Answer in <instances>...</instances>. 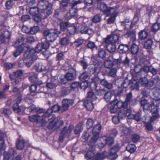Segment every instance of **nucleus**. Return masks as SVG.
Wrapping results in <instances>:
<instances>
[{"mask_svg":"<svg viewBox=\"0 0 160 160\" xmlns=\"http://www.w3.org/2000/svg\"><path fill=\"white\" fill-rule=\"evenodd\" d=\"M49 47V45L47 42L39 43L36 47L35 49H31L24 54L23 57L19 61L18 64L19 66L22 67L25 65L27 67H30L38 58L35 53H38L43 49H47Z\"/></svg>","mask_w":160,"mask_h":160,"instance_id":"1","label":"nucleus"},{"mask_svg":"<svg viewBox=\"0 0 160 160\" xmlns=\"http://www.w3.org/2000/svg\"><path fill=\"white\" fill-rule=\"evenodd\" d=\"M101 125L98 124L95 126L92 130L93 137L89 142L90 145H92L96 143L99 137V133L101 130Z\"/></svg>","mask_w":160,"mask_h":160,"instance_id":"8","label":"nucleus"},{"mask_svg":"<svg viewBox=\"0 0 160 160\" xmlns=\"http://www.w3.org/2000/svg\"><path fill=\"white\" fill-rule=\"evenodd\" d=\"M83 125L82 123L78 124L74 130L75 134H77L79 133L83 129Z\"/></svg>","mask_w":160,"mask_h":160,"instance_id":"41","label":"nucleus"},{"mask_svg":"<svg viewBox=\"0 0 160 160\" xmlns=\"http://www.w3.org/2000/svg\"><path fill=\"white\" fill-rule=\"evenodd\" d=\"M112 62L110 60H107L104 62V66L107 68H110L113 66Z\"/></svg>","mask_w":160,"mask_h":160,"instance_id":"49","label":"nucleus"},{"mask_svg":"<svg viewBox=\"0 0 160 160\" xmlns=\"http://www.w3.org/2000/svg\"><path fill=\"white\" fill-rule=\"evenodd\" d=\"M87 97L90 100H94L97 99L95 95L92 91L89 92L88 93Z\"/></svg>","mask_w":160,"mask_h":160,"instance_id":"48","label":"nucleus"},{"mask_svg":"<svg viewBox=\"0 0 160 160\" xmlns=\"http://www.w3.org/2000/svg\"><path fill=\"white\" fill-rule=\"evenodd\" d=\"M82 2V1L80 0L75 2L74 0H62L60 2V9L62 11H65L68 5L70 4L72 7H73Z\"/></svg>","mask_w":160,"mask_h":160,"instance_id":"9","label":"nucleus"},{"mask_svg":"<svg viewBox=\"0 0 160 160\" xmlns=\"http://www.w3.org/2000/svg\"><path fill=\"white\" fill-rule=\"evenodd\" d=\"M25 100L29 103H31L33 102V98L32 95H29L27 96Z\"/></svg>","mask_w":160,"mask_h":160,"instance_id":"53","label":"nucleus"},{"mask_svg":"<svg viewBox=\"0 0 160 160\" xmlns=\"http://www.w3.org/2000/svg\"><path fill=\"white\" fill-rule=\"evenodd\" d=\"M118 37L119 36L118 35H110L105 39L104 42L105 43H112L114 44L118 41Z\"/></svg>","mask_w":160,"mask_h":160,"instance_id":"18","label":"nucleus"},{"mask_svg":"<svg viewBox=\"0 0 160 160\" xmlns=\"http://www.w3.org/2000/svg\"><path fill=\"white\" fill-rule=\"evenodd\" d=\"M83 105L88 111L92 110L94 108L93 103L90 100H87L85 101Z\"/></svg>","mask_w":160,"mask_h":160,"instance_id":"26","label":"nucleus"},{"mask_svg":"<svg viewBox=\"0 0 160 160\" xmlns=\"http://www.w3.org/2000/svg\"><path fill=\"white\" fill-rule=\"evenodd\" d=\"M152 41L151 39H148L144 43V46L147 49L150 48L152 45Z\"/></svg>","mask_w":160,"mask_h":160,"instance_id":"42","label":"nucleus"},{"mask_svg":"<svg viewBox=\"0 0 160 160\" xmlns=\"http://www.w3.org/2000/svg\"><path fill=\"white\" fill-rule=\"evenodd\" d=\"M147 32L144 30H142L139 33V38L141 40L145 39L148 36Z\"/></svg>","mask_w":160,"mask_h":160,"instance_id":"37","label":"nucleus"},{"mask_svg":"<svg viewBox=\"0 0 160 160\" xmlns=\"http://www.w3.org/2000/svg\"><path fill=\"white\" fill-rule=\"evenodd\" d=\"M52 4H49L48 7L47 9H46L45 11L41 12L40 14L38 13L36 16H34V20L37 22H40L42 19L46 18L48 16L51 14L52 10Z\"/></svg>","mask_w":160,"mask_h":160,"instance_id":"7","label":"nucleus"},{"mask_svg":"<svg viewBox=\"0 0 160 160\" xmlns=\"http://www.w3.org/2000/svg\"><path fill=\"white\" fill-rule=\"evenodd\" d=\"M60 33V31L57 29H49L44 32V35L47 41L52 42L56 40Z\"/></svg>","mask_w":160,"mask_h":160,"instance_id":"5","label":"nucleus"},{"mask_svg":"<svg viewBox=\"0 0 160 160\" xmlns=\"http://www.w3.org/2000/svg\"><path fill=\"white\" fill-rule=\"evenodd\" d=\"M49 4H52L47 1L45 0H41L39 1L38 5V8L32 7L30 8L29 12L30 14L33 16H35L36 15L47 9Z\"/></svg>","mask_w":160,"mask_h":160,"instance_id":"4","label":"nucleus"},{"mask_svg":"<svg viewBox=\"0 0 160 160\" xmlns=\"http://www.w3.org/2000/svg\"><path fill=\"white\" fill-rule=\"evenodd\" d=\"M138 47L134 43H133L131 48V52L132 54H136L138 51Z\"/></svg>","mask_w":160,"mask_h":160,"instance_id":"38","label":"nucleus"},{"mask_svg":"<svg viewBox=\"0 0 160 160\" xmlns=\"http://www.w3.org/2000/svg\"><path fill=\"white\" fill-rule=\"evenodd\" d=\"M29 49V47L28 44L25 45V48H22V47H19V48H17L16 51L13 53V55L14 57H17L19 55L21 52L22 51L25 52V53L24 54L27 52H28V51Z\"/></svg>","mask_w":160,"mask_h":160,"instance_id":"22","label":"nucleus"},{"mask_svg":"<svg viewBox=\"0 0 160 160\" xmlns=\"http://www.w3.org/2000/svg\"><path fill=\"white\" fill-rule=\"evenodd\" d=\"M87 47L90 49H93L95 47L96 45L94 42H90L87 44Z\"/></svg>","mask_w":160,"mask_h":160,"instance_id":"63","label":"nucleus"},{"mask_svg":"<svg viewBox=\"0 0 160 160\" xmlns=\"http://www.w3.org/2000/svg\"><path fill=\"white\" fill-rule=\"evenodd\" d=\"M126 109L124 108L119 111L118 112V116L119 118H122L126 117L127 113H130L131 112V110L130 109H128L126 111Z\"/></svg>","mask_w":160,"mask_h":160,"instance_id":"25","label":"nucleus"},{"mask_svg":"<svg viewBox=\"0 0 160 160\" xmlns=\"http://www.w3.org/2000/svg\"><path fill=\"white\" fill-rule=\"evenodd\" d=\"M130 46L129 45L121 44L118 48V51L120 53H125L128 51Z\"/></svg>","mask_w":160,"mask_h":160,"instance_id":"27","label":"nucleus"},{"mask_svg":"<svg viewBox=\"0 0 160 160\" xmlns=\"http://www.w3.org/2000/svg\"><path fill=\"white\" fill-rule=\"evenodd\" d=\"M5 135V133L0 130V150H4L5 148V145L3 139Z\"/></svg>","mask_w":160,"mask_h":160,"instance_id":"29","label":"nucleus"},{"mask_svg":"<svg viewBox=\"0 0 160 160\" xmlns=\"http://www.w3.org/2000/svg\"><path fill=\"white\" fill-rule=\"evenodd\" d=\"M65 78L68 80H71L74 79V75L72 73H67L65 76Z\"/></svg>","mask_w":160,"mask_h":160,"instance_id":"45","label":"nucleus"},{"mask_svg":"<svg viewBox=\"0 0 160 160\" xmlns=\"http://www.w3.org/2000/svg\"><path fill=\"white\" fill-rule=\"evenodd\" d=\"M141 66L140 65H138L135 66L134 70L136 73H138L141 72Z\"/></svg>","mask_w":160,"mask_h":160,"instance_id":"62","label":"nucleus"},{"mask_svg":"<svg viewBox=\"0 0 160 160\" xmlns=\"http://www.w3.org/2000/svg\"><path fill=\"white\" fill-rule=\"evenodd\" d=\"M14 150L13 148L11 149L9 152H5L3 160H21V156L18 155L15 158H13Z\"/></svg>","mask_w":160,"mask_h":160,"instance_id":"12","label":"nucleus"},{"mask_svg":"<svg viewBox=\"0 0 160 160\" xmlns=\"http://www.w3.org/2000/svg\"><path fill=\"white\" fill-rule=\"evenodd\" d=\"M30 34H34L39 30V28L38 26H34L30 28Z\"/></svg>","mask_w":160,"mask_h":160,"instance_id":"47","label":"nucleus"},{"mask_svg":"<svg viewBox=\"0 0 160 160\" xmlns=\"http://www.w3.org/2000/svg\"><path fill=\"white\" fill-rule=\"evenodd\" d=\"M160 29V24L157 23H155L153 25L152 29L153 32H156Z\"/></svg>","mask_w":160,"mask_h":160,"instance_id":"51","label":"nucleus"},{"mask_svg":"<svg viewBox=\"0 0 160 160\" xmlns=\"http://www.w3.org/2000/svg\"><path fill=\"white\" fill-rule=\"evenodd\" d=\"M34 69L37 72H40L45 69V67L42 64H37L34 67Z\"/></svg>","mask_w":160,"mask_h":160,"instance_id":"40","label":"nucleus"},{"mask_svg":"<svg viewBox=\"0 0 160 160\" xmlns=\"http://www.w3.org/2000/svg\"><path fill=\"white\" fill-rule=\"evenodd\" d=\"M88 77V75L87 72L83 73L79 77V79L81 80H83L86 79Z\"/></svg>","mask_w":160,"mask_h":160,"instance_id":"60","label":"nucleus"},{"mask_svg":"<svg viewBox=\"0 0 160 160\" xmlns=\"http://www.w3.org/2000/svg\"><path fill=\"white\" fill-rule=\"evenodd\" d=\"M119 148V147L118 146L113 147L109 150L108 155V153L106 152L107 154L106 157L108 156L110 159L112 160L115 159L118 157L116 153Z\"/></svg>","mask_w":160,"mask_h":160,"instance_id":"16","label":"nucleus"},{"mask_svg":"<svg viewBox=\"0 0 160 160\" xmlns=\"http://www.w3.org/2000/svg\"><path fill=\"white\" fill-rule=\"evenodd\" d=\"M105 44L107 45V48L108 52L112 53L115 51L116 48V46L114 44L112 43Z\"/></svg>","mask_w":160,"mask_h":160,"instance_id":"32","label":"nucleus"},{"mask_svg":"<svg viewBox=\"0 0 160 160\" xmlns=\"http://www.w3.org/2000/svg\"><path fill=\"white\" fill-rule=\"evenodd\" d=\"M5 33V31L3 30H1L0 31V42L1 43H3L5 42V39L6 38L5 36L4 35Z\"/></svg>","mask_w":160,"mask_h":160,"instance_id":"43","label":"nucleus"},{"mask_svg":"<svg viewBox=\"0 0 160 160\" xmlns=\"http://www.w3.org/2000/svg\"><path fill=\"white\" fill-rule=\"evenodd\" d=\"M37 74H35L32 76H30L29 79L32 82H36L37 80Z\"/></svg>","mask_w":160,"mask_h":160,"instance_id":"58","label":"nucleus"},{"mask_svg":"<svg viewBox=\"0 0 160 160\" xmlns=\"http://www.w3.org/2000/svg\"><path fill=\"white\" fill-rule=\"evenodd\" d=\"M13 110L16 113H19L21 112L22 109H20V107L18 106V104H14L13 106Z\"/></svg>","mask_w":160,"mask_h":160,"instance_id":"57","label":"nucleus"},{"mask_svg":"<svg viewBox=\"0 0 160 160\" xmlns=\"http://www.w3.org/2000/svg\"><path fill=\"white\" fill-rule=\"evenodd\" d=\"M139 82L142 84H146L148 83V81L146 78L143 77L140 79Z\"/></svg>","mask_w":160,"mask_h":160,"instance_id":"61","label":"nucleus"},{"mask_svg":"<svg viewBox=\"0 0 160 160\" xmlns=\"http://www.w3.org/2000/svg\"><path fill=\"white\" fill-rule=\"evenodd\" d=\"M70 42V40L68 37L62 38L60 41V44L62 46H66L68 45Z\"/></svg>","mask_w":160,"mask_h":160,"instance_id":"35","label":"nucleus"},{"mask_svg":"<svg viewBox=\"0 0 160 160\" xmlns=\"http://www.w3.org/2000/svg\"><path fill=\"white\" fill-rule=\"evenodd\" d=\"M67 28V32L70 34H73L75 33L77 29L73 24H69Z\"/></svg>","mask_w":160,"mask_h":160,"instance_id":"30","label":"nucleus"},{"mask_svg":"<svg viewBox=\"0 0 160 160\" xmlns=\"http://www.w3.org/2000/svg\"><path fill=\"white\" fill-rule=\"evenodd\" d=\"M17 149L19 150L22 149L24 146V141L22 139H18L16 143Z\"/></svg>","mask_w":160,"mask_h":160,"instance_id":"34","label":"nucleus"},{"mask_svg":"<svg viewBox=\"0 0 160 160\" xmlns=\"http://www.w3.org/2000/svg\"><path fill=\"white\" fill-rule=\"evenodd\" d=\"M132 139L133 142H136L139 140V136L136 134H133L132 136Z\"/></svg>","mask_w":160,"mask_h":160,"instance_id":"56","label":"nucleus"},{"mask_svg":"<svg viewBox=\"0 0 160 160\" xmlns=\"http://www.w3.org/2000/svg\"><path fill=\"white\" fill-rule=\"evenodd\" d=\"M13 66V64L9 62L5 63L4 64V68L6 69H10Z\"/></svg>","mask_w":160,"mask_h":160,"instance_id":"64","label":"nucleus"},{"mask_svg":"<svg viewBox=\"0 0 160 160\" xmlns=\"http://www.w3.org/2000/svg\"><path fill=\"white\" fill-rule=\"evenodd\" d=\"M102 139H103L105 141H103V142H101V143L99 144L98 146L100 148L103 147L106 144L108 145H111L114 142L113 138L111 137H108L107 139L103 138H101V140H102Z\"/></svg>","mask_w":160,"mask_h":160,"instance_id":"20","label":"nucleus"},{"mask_svg":"<svg viewBox=\"0 0 160 160\" xmlns=\"http://www.w3.org/2000/svg\"><path fill=\"white\" fill-rule=\"evenodd\" d=\"M101 16L100 15L97 14L94 16L92 19L93 22H99L101 19Z\"/></svg>","mask_w":160,"mask_h":160,"instance_id":"52","label":"nucleus"},{"mask_svg":"<svg viewBox=\"0 0 160 160\" xmlns=\"http://www.w3.org/2000/svg\"><path fill=\"white\" fill-rule=\"evenodd\" d=\"M62 107L56 104L54 105L52 109H48L44 114V116L48 118V117L50 116L53 112H58L60 111L63 112V111H62Z\"/></svg>","mask_w":160,"mask_h":160,"instance_id":"15","label":"nucleus"},{"mask_svg":"<svg viewBox=\"0 0 160 160\" xmlns=\"http://www.w3.org/2000/svg\"><path fill=\"white\" fill-rule=\"evenodd\" d=\"M95 143L92 145H88L90 147L89 150L88 151L85 155V157L87 159H91V160H102L106 158L107 153L106 152L102 153L98 152L94 155V147H96Z\"/></svg>","mask_w":160,"mask_h":160,"instance_id":"3","label":"nucleus"},{"mask_svg":"<svg viewBox=\"0 0 160 160\" xmlns=\"http://www.w3.org/2000/svg\"><path fill=\"white\" fill-rule=\"evenodd\" d=\"M58 120L54 116L52 117V120L50 122L48 128V129H53L55 130L57 128H60L61 126H62L63 124V122L62 120H60L59 121V123L60 124V125L58 127Z\"/></svg>","mask_w":160,"mask_h":160,"instance_id":"13","label":"nucleus"},{"mask_svg":"<svg viewBox=\"0 0 160 160\" xmlns=\"http://www.w3.org/2000/svg\"><path fill=\"white\" fill-rule=\"evenodd\" d=\"M101 84L105 86L107 88L110 89L112 87V84L111 83H109L105 79H103L101 81Z\"/></svg>","mask_w":160,"mask_h":160,"instance_id":"39","label":"nucleus"},{"mask_svg":"<svg viewBox=\"0 0 160 160\" xmlns=\"http://www.w3.org/2000/svg\"><path fill=\"white\" fill-rule=\"evenodd\" d=\"M74 103L73 100L65 99L62 101V111H64L68 110L69 107L71 106Z\"/></svg>","mask_w":160,"mask_h":160,"instance_id":"17","label":"nucleus"},{"mask_svg":"<svg viewBox=\"0 0 160 160\" xmlns=\"http://www.w3.org/2000/svg\"><path fill=\"white\" fill-rule=\"evenodd\" d=\"M98 8L103 12L104 14L108 15L110 13L115 11V9L110 7H108L106 4L103 2L98 3L97 5Z\"/></svg>","mask_w":160,"mask_h":160,"instance_id":"10","label":"nucleus"},{"mask_svg":"<svg viewBox=\"0 0 160 160\" xmlns=\"http://www.w3.org/2000/svg\"><path fill=\"white\" fill-rule=\"evenodd\" d=\"M122 132L124 134L128 135L131 132V130L126 127H123L121 128Z\"/></svg>","mask_w":160,"mask_h":160,"instance_id":"46","label":"nucleus"},{"mask_svg":"<svg viewBox=\"0 0 160 160\" xmlns=\"http://www.w3.org/2000/svg\"><path fill=\"white\" fill-rule=\"evenodd\" d=\"M116 10L113 12L110 13L108 15H107V16L110 15V18L107 20V23L108 24H111L113 23L115 19L116 16Z\"/></svg>","mask_w":160,"mask_h":160,"instance_id":"31","label":"nucleus"},{"mask_svg":"<svg viewBox=\"0 0 160 160\" xmlns=\"http://www.w3.org/2000/svg\"><path fill=\"white\" fill-rule=\"evenodd\" d=\"M93 125V121L90 118L88 119L86 123V126L88 129L91 128Z\"/></svg>","mask_w":160,"mask_h":160,"instance_id":"50","label":"nucleus"},{"mask_svg":"<svg viewBox=\"0 0 160 160\" xmlns=\"http://www.w3.org/2000/svg\"><path fill=\"white\" fill-rule=\"evenodd\" d=\"M113 96V94L110 91L107 92L104 95V99L107 102L110 101L112 97Z\"/></svg>","mask_w":160,"mask_h":160,"instance_id":"44","label":"nucleus"},{"mask_svg":"<svg viewBox=\"0 0 160 160\" xmlns=\"http://www.w3.org/2000/svg\"><path fill=\"white\" fill-rule=\"evenodd\" d=\"M80 32L82 33H85L88 34H92L93 33V31L91 29H89L86 25L80 28Z\"/></svg>","mask_w":160,"mask_h":160,"instance_id":"28","label":"nucleus"},{"mask_svg":"<svg viewBox=\"0 0 160 160\" xmlns=\"http://www.w3.org/2000/svg\"><path fill=\"white\" fill-rule=\"evenodd\" d=\"M131 97V93H129L127 95L126 100L124 102L118 100H115L112 101L109 105L111 113H114L118 111L125 108L127 106L126 102L130 101V99Z\"/></svg>","mask_w":160,"mask_h":160,"instance_id":"2","label":"nucleus"},{"mask_svg":"<svg viewBox=\"0 0 160 160\" xmlns=\"http://www.w3.org/2000/svg\"><path fill=\"white\" fill-rule=\"evenodd\" d=\"M141 104L143 106L144 109L150 110L152 108V106L150 104L148 103L147 101L146 100H142L141 102Z\"/></svg>","mask_w":160,"mask_h":160,"instance_id":"33","label":"nucleus"},{"mask_svg":"<svg viewBox=\"0 0 160 160\" xmlns=\"http://www.w3.org/2000/svg\"><path fill=\"white\" fill-rule=\"evenodd\" d=\"M74 127L72 125H70L67 129L66 127H65L62 131L59 138L60 141H62L64 138L68 137L70 135L71 132L73 129Z\"/></svg>","mask_w":160,"mask_h":160,"instance_id":"14","label":"nucleus"},{"mask_svg":"<svg viewBox=\"0 0 160 160\" xmlns=\"http://www.w3.org/2000/svg\"><path fill=\"white\" fill-rule=\"evenodd\" d=\"M81 65L83 67L84 69L87 68L88 67V64L86 61L85 60H83L81 61L80 62Z\"/></svg>","mask_w":160,"mask_h":160,"instance_id":"59","label":"nucleus"},{"mask_svg":"<svg viewBox=\"0 0 160 160\" xmlns=\"http://www.w3.org/2000/svg\"><path fill=\"white\" fill-rule=\"evenodd\" d=\"M28 119L31 122H37L43 126L46 125L48 120L47 118L44 116V114L42 116L38 114L31 115L28 117Z\"/></svg>","mask_w":160,"mask_h":160,"instance_id":"6","label":"nucleus"},{"mask_svg":"<svg viewBox=\"0 0 160 160\" xmlns=\"http://www.w3.org/2000/svg\"><path fill=\"white\" fill-rule=\"evenodd\" d=\"M118 68H113L111 69L109 71V74L113 77H114L116 76V73L117 70Z\"/></svg>","mask_w":160,"mask_h":160,"instance_id":"55","label":"nucleus"},{"mask_svg":"<svg viewBox=\"0 0 160 160\" xmlns=\"http://www.w3.org/2000/svg\"><path fill=\"white\" fill-rule=\"evenodd\" d=\"M23 72L21 70H18L10 75V78L12 80V83L13 85L17 84L21 79Z\"/></svg>","mask_w":160,"mask_h":160,"instance_id":"11","label":"nucleus"},{"mask_svg":"<svg viewBox=\"0 0 160 160\" xmlns=\"http://www.w3.org/2000/svg\"><path fill=\"white\" fill-rule=\"evenodd\" d=\"M30 28H29L28 26H23L22 28V30L23 32L26 33H29L30 34Z\"/></svg>","mask_w":160,"mask_h":160,"instance_id":"54","label":"nucleus"},{"mask_svg":"<svg viewBox=\"0 0 160 160\" xmlns=\"http://www.w3.org/2000/svg\"><path fill=\"white\" fill-rule=\"evenodd\" d=\"M24 40V39L23 37H22L17 40L14 44L15 47L16 48H18L19 47H22V48H24L25 45L27 44H23Z\"/></svg>","mask_w":160,"mask_h":160,"instance_id":"23","label":"nucleus"},{"mask_svg":"<svg viewBox=\"0 0 160 160\" xmlns=\"http://www.w3.org/2000/svg\"><path fill=\"white\" fill-rule=\"evenodd\" d=\"M152 118L149 116L147 115L143 117V121L146 123V127L147 129L149 131H151L152 129V126L150 122L152 121Z\"/></svg>","mask_w":160,"mask_h":160,"instance_id":"21","label":"nucleus"},{"mask_svg":"<svg viewBox=\"0 0 160 160\" xmlns=\"http://www.w3.org/2000/svg\"><path fill=\"white\" fill-rule=\"evenodd\" d=\"M66 21H64L63 20L60 18L58 19V23H59L61 30L62 31H64L69 25V24L66 20Z\"/></svg>","mask_w":160,"mask_h":160,"instance_id":"24","label":"nucleus"},{"mask_svg":"<svg viewBox=\"0 0 160 160\" xmlns=\"http://www.w3.org/2000/svg\"><path fill=\"white\" fill-rule=\"evenodd\" d=\"M78 11L75 8H72L69 11V12L65 16L64 18L67 21L70 19L71 17H74L77 18Z\"/></svg>","mask_w":160,"mask_h":160,"instance_id":"19","label":"nucleus"},{"mask_svg":"<svg viewBox=\"0 0 160 160\" xmlns=\"http://www.w3.org/2000/svg\"><path fill=\"white\" fill-rule=\"evenodd\" d=\"M136 147L134 144H129L126 147V150L131 153L134 152L136 150Z\"/></svg>","mask_w":160,"mask_h":160,"instance_id":"36","label":"nucleus"}]
</instances>
